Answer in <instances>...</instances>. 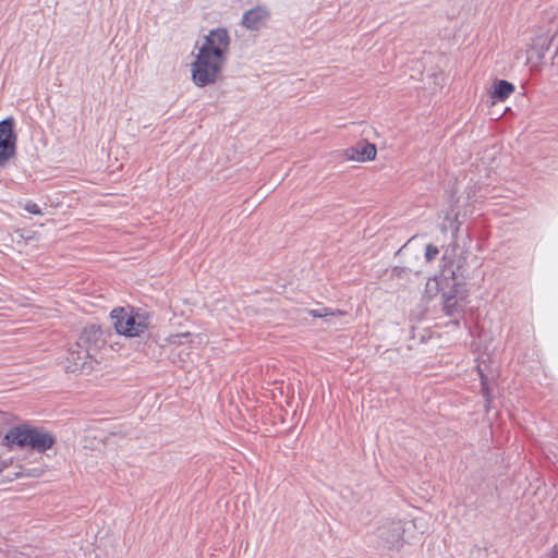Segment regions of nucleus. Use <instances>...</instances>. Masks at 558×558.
I'll return each instance as SVG.
<instances>
[{
    "instance_id": "0eeeda50",
    "label": "nucleus",
    "mask_w": 558,
    "mask_h": 558,
    "mask_svg": "<svg viewBox=\"0 0 558 558\" xmlns=\"http://www.w3.org/2000/svg\"><path fill=\"white\" fill-rule=\"evenodd\" d=\"M230 46V36L226 28L217 27L204 37V43L199 48L206 49V54L215 59L226 61Z\"/></svg>"
},
{
    "instance_id": "20e7f679",
    "label": "nucleus",
    "mask_w": 558,
    "mask_h": 558,
    "mask_svg": "<svg viewBox=\"0 0 558 558\" xmlns=\"http://www.w3.org/2000/svg\"><path fill=\"white\" fill-rule=\"evenodd\" d=\"M226 61L206 54L205 48H198L195 60L191 64L192 80L198 87L216 82Z\"/></svg>"
},
{
    "instance_id": "f03ea898",
    "label": "nucleus",
    "mask_w": 558,
    "mask_h": 558,
    "mask_svg": "<svg viewBox=\"0 0 558 558\" xmlns=\"http://www.w3.org/2000/svg\"><path fill=\"white\" fill-rule=\"evenodd\" d=\"M153 313L140 306L114 307L110 312L111 324L116 332L126 338L144 337L154 327Z\"/></svg>"
},
{
    "instance_id": "2eb2a0df",
    "label": "nucleus",
    "mask_w": 558,
    "mask_h": 558,
    "mask_svg": "<svg viewBox=\"0 0 558 558\" xmlns=\"http://www.w3.org/2000/svg\"><path fill=\"white\" fill-rule=\"evenodd\" d=\"M23 209L25 211H27L28 214H32V215H35V216H43L44 215V211L41 209V207L36 204L35 202L28 199L25 202V204L23 205Z\"/></svg>"
},
{
    "instance_id": "1a4fd4ad",
    "label": "nucleus",
    "mask_w": 558,
    "mask_h": 558,
    "mask_svg": "<svg viewBox=\"0 0 558 558\" xmlns=\"http://www.w3.org/2000/svg\"><path fill=\"white\" fill-rule=\"evenodd\" d=\"M65 369L68 373H75L77 371L84 372L92 369V362L96 360L88 351L83 348H77L76 342L71 344L66 352Z\"/></svg>"
},
{
    "instance_id": "4be33fe9",
    "label": "nucleus",
    "mask_w": 558,
    "mask_h": 558,
    "mask_svg": "<svg viewBox=\"0 0 558 558\" xmlns=\"http://www.w3.org/2000/svg\"><path fill=\"white\" fill-rule=\"evenodd\" d=\"M415 238H416V235H412V238L410 239V242L413 241Z\"/></svg>"
},
{
    "instance_id": "39448f33",
    "label": "nucleus",
    "mask_w": 558,
    "mask_h": 558,
    "mask_svg": "<svg viewBox=\"0 0 558 558\" xmlns=\"http://www.w3.org/2000/svg\"><path fill=\"white\" fill-rule=\"evenodd\" d=\"M404 532L401 521H389L377 529L371 542L379 548H398L403 541Z\"/></svg>"
},
{
    "instance_id": "412c9836",
    "label": "nucleus",
    "mask_w": 558,
    "mask_h": 558,
    "mask_svg": "<svg viewBox=\"0 0 558 558\" xmlns=\"http://www.w3.org/2000/svg\"><path fill=\"white\" fill-rule=\"evenodd\" d=\"M550 558H558V545L553 548Z\"/></svg>"
},
{
    "instance_id": "4468645a",
    "label": "nucleus",
    "mask_w": 558,
    "mask_h": 558,
    "mask_svg": "<svg viewBox=\"0 0 558 558\" xmlns=\"http://www.w3.org/2000/svg\"><path fill=\"white\" fill-rule=\"evenodd\" d=\"M310 316L313 318H325L328 316H335V315H343L344 313L340 310H331L329 307H320V308H314L308 311Z\"/></svg>"
},
{
    "instance_id": "f257e3e1",
    "label": "nucleus",
    "mask_w": 558,
    "mask_h": 558,
    "mask_svg": "<svg viewBox=\"0 0 558 558\" xmlns=\"http://www.w3.org/2000/svg\"><path fill=\"white\" fill-rule=\"evenodd\" d=\"M441 294L444 311L448 316H456L462 310L461 301L465 298L464 276L460 272V266L453 269L445 263L439 274L428 278L425 293L432 298L436 293Z\"/></svg>"
},
{
    "instance_id": "f8f14e48",
    "label": "nucleus",
    "mask_w": 558,
    "mask_h": 558,
    "mask_svg": "<svg viewBox=\"0 0 558 558\" xmlns=\"http://www.w3.org/2000/svg\"><path fill=\"white\" fill-rule=\"evenodd\" d=\"M514 85L506 80H496L493 83L490 98L495 101H505L513 92Z\"/></svg>"
},
{
    "instance_id": "aec40b11",
    "label": "nucleus",
    "mask_w": 558,
    "mask_h": 558,
    "mask_svg": "<svg viewBox=\"0 0 558 558\" xmlns=\"http://www.w3.org/2000/svg\"><path fill=\"white\" fill-rule=\"evenodd\" d=\"M12 462V459H1L0 458V472H2L10 463Z\"/></svg>"
},
{
    "instance_id": "6e6552de",
    "label": "nucleus",
    "mask_w": 558,
    "mask_h": 558,
    "mask_svg": "<svg viewBox=\"0 0 558 558\" xmlns=\"http://www.w3.org/2000/svg\"><path fill=\"white\" fill-rule=\"evenodd\" d=\"M76 342L77 348H83L96 357L98 351L105 345L106 339L100 326L89 325L82 329Z\"/></svg>"
},
{
    "instance_id": "423d86ee",
    "label": "nucleus",
    "mask_w": 558,
    "mask_h": 558,
    "mask_svg": "<svg viewBox=\"0 0 558 558\" xmlns=\"http://www.w3.org/2000/svg\"><path fill=\"white\" fill-rule=\"evenodd\" d=\"M16 142L15 120L13 117H7L0 121V167H4L15 155Z\"/></svg>"
},
{
    "instance_id": "6ab92c4d",
    "label": "nucleus",
    "mask_w": 558,
    "mask_h": 558,
    "mask_svg": "<svg viewBox=\"0 0 558 558\" xmlns=\"http://www.w3.org/2000/svg\"><path fill=\"white\" fill-rule=\"evenodd\" d=\"M429 77H432L434 80L435 86L432 88V92H434L440 85L441 73L434 72L430 74Z\"/></svg>"
},
{
    "instance_id": "f3484780",
    "label": "nucleus",
    "mask_w": 558,
    "mask_h": 558,
    "mask_svg": "<svg viewBox=\"0 0 558 558\" xmlns=\"http://www.w3.org/2000/svg\"><path fill=\"white\" fill-rule=\"evenodd\" d=\"M449 228L451 231L452 240L456 241L461 228V222L458 219V215H456V217L452 220H449Z\"/></svg>"
},
{
    "instance_id": "9b49d317",
    "label": "nucleus",
    "mask_w": 558,
    "mask_h": 558,
    "mask_svg": "<svg viewBox=\"0 0 558 558\" xmlns=\"http://www.w3.org/2000/svg\"><path fill=\"white\" fill-rule=\"evenodd\" d=\"M268 16V11L262 7H255L244 12L242 16V24L252 31H257L262 27L264 21Z\"/></svg>"
},
{
    "instance_id": "7ed1b4c3",
    "label": "nucleus",
    "mask_w": 558,
    "mask_h": 558,
    "mask_svg": "<svg viewBox=\"0 0 558 558\" xmlns=\"http://www.w3.org/2000/svg\"><path fill=\"white\" fill-rule=\"evenodd\" d=\"M56 442V437L41 427L29 424H19L9 427L1 444L10 449L17 447L29 448L37 452H46Z\"/></svg>"
},
{
    "instance_id": "ddd939ff",
    "label": "nucleus",
    "mask_w": 558,
    "mask_h": 558,
    "mask_svg": "<svg viewBox=\"0 0 558 558\" xmlns=\"http://www.w3.org/2000/svg\"><path fill=\"white\" fill-rule=\"evenodd\" d=\"M480 379H481V387H482V395L485 400V407L488 408L489 403L492 402V389L488 384L487 376L483 373V371L478 372Z\"/></svg>"
},
{
    "instance_id": "dca6fc26",
    "label": "nucleus",
    "mask_w": 558,
    "mask_h": 558,
    "mask_svg": "<svg viewBox=\"0 0 558 558\" xmlns=\"http://www.w3.org/2000/svg\"><path fill=\"white\" fill-rule=\"evenodd\" d=\"M439 255L438 246L429 243L425 246L424 257L427 263L433 262Z\"/></svg>"
},
{
    "instance_id": "9d476101",
    "label": "nucleus",
    "mask_w": 558,
    "mask_h": 558,
    "mask_svg": "<svg viewBox=\"0 0 558 558\" xmlns=\"http://www.w3.org/2000/svg\"><path fill=\"white\" fill-rule=\"evenodd\" d=\"M377 148L375 144L367 141H360L345 150L348 159L359 162L371 161L376 158Z\"/></svg>"
},
{
    "instance_id": "a211bd4d",
    "label": "nucleus",
    "mask_w": 558,
    "mask_h": 558,
    "mask_svg": "<svg viewBox=\"0 0 558 558\" xmlns=\"http://www.w3.org/2000/svg\"><path fill=\"white\" fill-rule=\"evenodd\" d=\"M547 50H553V57L558 58V29L555 34L551 35L548 41Z\"/></svg>"
}]
</instances>
